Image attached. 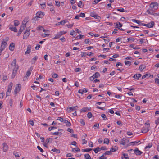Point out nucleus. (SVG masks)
Masks as SVG:
<instances>
[{"label": "nucleus", "mask_w": 159, "mask_h": 159, "mask_svg": "<svg viewBox=\"0 0 159 159\" xmlns=\"http://www.w3.org/2000/svg\"><path fill=\"white\" fill-rule=\"evenodd\" d=\"M13 84L11 82H10L8 85L7 90L6 92V96L7 97L10 95L11 91L12 90V87Z\"/></svg>", "instance_id": "obj_1"}, {"label": "nucleus", "mask_w": 159, "mask_h": 159, "mask_svg": "<svg viewBox=\"0 0 159 159\" xmlns=\"http://www.w3.org/2000/svg\"><path fill=\"white\" fill-rule=\"evenodd\" d=\"M7 44V42L4 40H3L1 43L0 49V55L1 54L2 51L5 49Z\"/></svg>", "instance_id": "obj_2"}, {"label": "nucleus", "mask_w": 159, "mask_h": 159, "mask_svg": "<svg viewBox=\"0 0 159 159\" xmlns=\"http://www.w3.org/2000/svg\"><path fill=\"white\" fill-rule=\"evenodd\" d=\"M21 84H18L16 85L14 91V94H16L21 90Z\"/></svg>", "instance_id": "obj_3"}, {"label": "nucleus", "mask_w": 159, "mask_h": 159, "mask_svg": "<svg viewBox=\"0 0 159 159\" xmlns=\"http://www.w3.org/2000/svg\"><path fill=\"white\" fill-rule=\"evenodd\" d=\"M28 21V19L25 18L24 19L22 22V24L21 25L20 30L23 31L24 30L26 27V24Z\"/></svg>", "instance_id": "obj_4"}, {"label": "nucleus", "mask_w": 159, "mask_h": 159, "mask_svg": "<svg viewBox=\"0 0 159 159\" xmlns=\"http://www.w3.org/2000/svg\"><path fill=\"white\" fill-rule=\"evenodd\" d=\"M149 7H150L151 8L157 10L158 8V4L156 2H152L150 4Z\"/></svg>", "instance_id": "obj_5"}, {"label": "nucleus", "mask_w": 159, "mask_h": 159, "mask_svg": "<svg viewBox=\"0 0 159 159\" xmlns=\"http://www.w3.org/2000/svg\"><path fill=\"white\" fill-rule=\"evenodd\" d=\"M30 31L29 30H27L24 32L23 37L24 39H26L28 38L30 35Z\"/></svg>", "instance_id": "obj_6"}, {"label": "nucleus", "mask_w": 159, "mask_h": 159, "mask_svg": "<svg viewBox=\"0 0 159 159\" xmlns=\"http://www.w3.org/2000/svg\"><path fill=\"white\" fill-rule=\"evenodd\" d=\"M156 10V9L151 8L150 7H149L148 9L147 10V12L149 14L154 15L155 14H156V13H154V12Z\"/></svg>", "instance_id": "obj_7"}, {"label": "nucleus", "mask_w": 159, "mask_h": 159, "mask_svg": "<svg viewBox=\"0 0 159 159\" xmlns=\"http://www.w3.org/2000/svg\"><path fill=\"white\" fill-rule=\"evenodd\" d=\"M77 106L69 107H68L67 110L68 112H70L71 111H73V110H77L78 108Z\"/></svg>", "instance_id": "obj_8"}, {"label": "nucleus", "mask_w": 159, "mask_h": 159, "mask_svg": "<svg viewBox=\"0 0 159 159\" xmlns=\"http://www.w3.org/2000/svg\"><path fill=\"white\" fill-rule=\"evenodd\" d=\"M2 146L3 151L4 152H6L7 151L8 148V146L7 144L6 143H4L2 144Z\"/></svg>", "instance_id": "obj_9"}, {"label": "nucleus", "mask_w": 159, "mask_h": 159, "mask_svg": "<svg viewBox=\"0 0 159 159\" xmlns=\"http://www.w3.org/2000/svg\"><path fill=\"white\" fill-rule=\"evenodd\" d=\"M32 69H31V67L30 68V70H28L25 74V76L24 77L23 80H25V79L27 78V77H29L31 75V72L32 71Z\"/></svg>", "instance_id": "obj_10"}, {"label": "nucleus", "mask_w": 159, "mask_h": 159, "mask_svg": "<svg viewBox=\"0 0 159 159\" xmlns=\"http://www.w3.org/2000/svg\"><path fill=\"white\" fill-rule=\"evenodd\" d=\"M31 48L32 47L31 45H28L27 47L26 50L25 52V54H29L31 52Z\"/></svg>", "instance_id": "obj_11"}, {"label": "nucleus", "mask_w": 159, "mask_h": 159, "mask_svg": "<svg viewBox=\"0 0 159 159\" xmlns=\"http://www.w3.org/2000/svg\"><path fill=\"white\" fill-rule=\"evenodd\" d=\"M134 151L135 154L137 155H140L143 153L142 152L139 150L138 148H136Z\"/></svg>", "instance_id": "obj_12"}, {"label": "nucleus", "mask_w": 159, "mask_h": 159, "mask_svg": "<svg viewBox=\"0 0 159 159\" xmlns=\"http://www.w3.org/2000/svg\"><path fill=\"white\" fill-rule=\"evenodd\" d=\"M15 44L13 43H11L9 46V49L11 51H13L14 49Z\"/></svg>", "instance_id": "obj_13"}, {"label": "nucleus", "mask_w": 159, "mask_h": 159, "mask_svg": "<svg viewBox=\"0 0 159 159\" xmlns=\"http://www.w3.org/2000/svg\"><path fill=\"white\" fill-rule=\"evenodd\" d=\"M154 25V23L153 21H151L150 23L147 24V27L148 28L153 27Z\"/></svg>", "instance_id": "obj_14"}, {"label": "nucleus", "mask_w": 159, "mask_h": 159, "mask_svg": "<svg viewBox=\"0 0 159 159\" xmlns=\"http://www.w3.org/2000/svg\"><path fill=\"white\" fill-rule=\"evenodd\" d=\"M127 140V139L125 138L122 139L120 141V143L121 144L124 145L125 144L126 141Z\"/></svg>", "instance_id": "obj_15"}, {"label": "nucleus", "mask_w": 159, "mask_h": 159, "mask_svg": "<svg viewBox=\"0 0 159 159\" xmlns=\"http://www.w3.org/2000/svg\"><path fill=\"white\" fill-rule=\"evenodd\" d=\"M9 29L11 31H13L14 32H17V28L15 27H13V26H9Z\"/></svg>", "instance_id": "obj_16"}, {"label": "nucleus", "mask_w": 159, "mask_h": 159, "mask_svg": "<svg viewBox=\"0 0 159 159\" xmlns=\"http://www.w3.org/2000/svg\"><path fill=\"white\" fill-rule=\"evenodd\" d=\"M150 128L149 127H147L146 128H145L143 129H141V132L142 133H146L149 131Z\"/></svg>", "instance_id": "obj_17"}, {"label": "nucleus", "mask_w": 159, "mask_h": 159, "mask_svg": "<svg viewBox=\"0 0 159 159\" xmlns=\"http://www.w3.org/2000/svg\"><path fill=\"white\" fill-rule=\"evenodd\" d=\"M40 18V12L38 11L36 13V16L34 17L35 20H39Z\"/></svg>", "instance_id": "obj_18"}, {"label": "nucleus", "mask_w": 159, "mask_h": 159, "mask_svg": "<svg viewBox=\"0 0 159 159\" xmlns=\"http://www.w3.org/2000/svg\"><path fill=\"white\" fill-rule=\"evenodd\" d=\"M72 151L74 152H79L80 151V149L78 147L76 148H72Z\"/></svg>", "instance_id": "obj_19"}, {"label": "nucleus", "mask_w": 159, "mask_h": 159, "mask_svg": "<svg viewBox=\"0 0 159 159\" xmlns=\"http://www.w3.org/2000/svg\"><path fill=\"white\" fill-rule=\"evenodd\" d=\"M16 59H14L12 61L11 64V66L12 67H14L16 66H18V65L16 64Z\"/></svg>", "instance_id": "obj_20"}, {"label": "nucleus", "mask_w": 159, "mask_h": 159, "mask_svg": "<svg viewBox=\"0 0 159 159\" xmlns=\"http://www.w3.org/2000/svg\"><path fill=\"white\" fill-rule=\"evenodd\" d=\"M118 149V147L116 146H115L114 148L112 147L111 148L110 151L112 152H115L117 151Z\"/></svg>", "instance_id": "obj_21"}, {"label": "nucleus", "mask_w": 159, "mask_h": 159, "mask_svg": "<svg viewBox=\"0 0 159 159\" xmlns=\"http://www.w3.org/2000/svg\"><path fill=\"white\" fill-rule=\"evenodd\" d=\"M140 141H139V142H137L136 141H134V142H130L128 145V146H130L131 145L134 146L135 143H137L139 142H140Z\"/></svg>", "instance_id": "obj_22"}, {"label": "nucleus", "mask_w": 159, "mask_h": 159, "mask_svg": "<svg viewBox=\"0 0 159 159\" xmlns=\"http://www.w3.org/2000/svg\"><path fill=\"white\" fill-rule=\"evenodd\" d=\"M141 76V75L140 74H135L133 76V77L135 78H137V79L140 77Z\"/></svg>", "instance_id": "obj_23"}, {"label": "nucleus", "mask_w": 159, "mask_h": 159, "mask_svg": "<svg viewBox=\"0 0 159 159\" xmlns=\"http://www.w3.org/2000/svg\"><path fill=\"white\" fill-rule=\"evenodd\" d=\"M67 21H66L65 20H64L62 21L58 22L57 24V25H60L61 24L64 25L67 22Z\"/></svg>", "instance_id": "obj_24"}, {"label": "nucleus", "mask_w": 159, "mask_h": 159, "mask_svg": "<svg viewBox=\"0 0 159 159\" xmlns=\"http://www.w3.org/2000/svg\"><path fill=\"white\" fill-rule=\"evenodd\" d=\"M63 122L65 123L66 125V126H69L71 125V123L67 120H64V121H63Z\"/></svg>", "instance_id": "obj_25"}, {"label": "nucleus", "mask_w": 159, "mask_h": 159, "mask_svg": "<svg viewBox=\"0 0 159 159\" xmlns=\"http://www.w3.org/2000/svg\"><path fill=\"white\" fill-rule=\"evenodd\" d=\"M90 110L87 107H84L80 111L81 112H85L86 111H89Z\"/></svg>", "instance_id": "obj_26"}, {"label": "nucleus", "mask_w": 159, "mask_h": 159, "mask_svg": "<svg viewBox=\"0 0 159 159\" xmlns=\"http://www.w3.org/2000/svg\"><path fill=\"white\" fill-rule=\"evenodd\" d=\"M93 151H94L95 153H97L98 152L101 151V149L100 147H98L93 149Z\"/></svg>", "instance_id": "obj_27"}, {"label": "nucleus", "mask_w": 159, "mask_h": 159, "mask_svg": "<svg viewBox=\"0 0 159 159\" xmlns=\"http://www.w3.org/2000/svg\"><path fill=\"white\" fill-rule=\"evenodd\" d=\"M95 78H96L100 76V75L98 72H96L93 75Z\"/></svg>", "instance_id": "obj_28"}, {"label": "nucleus", "mask_w": 159, "mask_h": 159, "mask_svg": "<svg viewBox=\"0 0 159 159\" xmlns=\"http://www.w3.org/2000/svg\"><path fill=\"white\" fill-rule=\"evenodd\" d=\"M14 25L15 26H18L20 24L19 21L17 20H15L14 21Z\"/></svg>", "instance_id": "obj_29"}, {"label": "nucleus", "mask_w": 159, "mask_h": 159, "mask_svg": "<svg viewBox=\"0 0 159 159\" xmlns=\"http://www.w3.org/2000/svg\"><path fill=\"white\" fill-rule=\"evenodd\" d=\"M53 139H47L46 140V143H52Z\"/></svg>", "instance_id": "obj_30"}, {"label": "nucleus", "mask_w": 159, "mask_h": 159, "mask_svg": "<svg viewBox=\"0 0 159 159\" xmlns=\"http://www.w3.org/2000/svg\"><path fill=\"white\" fill-rule=\"evenodd\" d=\"M51 151H53L55 152H56L57 153H60V150L59 149H57L56 148L53 149L51 150Z\"/></svg>", "instance_id": "obj_31"}, {"label": "nucleus", "mask_w": 159, "mask_h": 159, "mask_svg": "<svg viewBox=\"0 0 159 159\" xmlns=\"http://www.w3.org/2000/svg\"><path fill=\"white\" fill-rule=\"evenodd\" d=\"M92 148H86L85 149H82V152H89L92 150Z\"/></svg>", "instance_id": "obj_32"}, {"label": "nucleus", "mask_w": 159, "mask_h": 159, "mask_svg": "<svg viewBox=\"0 0 159 159\" xmlns=\"http://www.w3.org/2000/svg\"><path fill=\"white\" fill-rule=\"evenodd\" d=\"M104 143H106L107 144L109 143V140L108 138H105L104 140Z\"/></svg>", "instance_id": "obj_33"}, {"label": "nucleus", "mask_w": 159, "mask_h": 159, "mask_svg": "<svg viewBox=\"0 0 159 159\" xmlns=\"http://www.w3.org/2000/svg\"><path fill=\"white\" fill-rule=\"evenodd\" d=\"M152 143H150L148 144V145L147 146L145 147V149H146L147 148H150L152 147Z\"/></svg>", "instance_id": "obj_34"}, {"label": "nucleus", "mask_w": 159, "mask_h": 159, "mask_svg": "<svg viewBox=\"0 0 159 159\" xmlns=\"http://www.w3.org/2000/svg\"><path fill=\"white\" fill-rule=\"evenodd\" d=\"M17 72L15 70H13V72H12V75H11V78H13L15 77L16 75V74L17 73Z\"/></svg>", "instance_id": "obj_35"}, {"label": "nucleus", "mask_w": 159, "mask_h": 159, "mask_svg": "<svg viewBox=\"0 0 159 159\" xmlns=\"http://www.w3.org/2000/svg\"><path fill=\"white\" fill-rule=\"evenodd\" d=\"M91 16L94 17L96 19H97L99 20H100L101 19V17L100 16L97 15L92 16V15H91Z\"/></svg>", "instance_id": "obj_36"}, {"label": "nucleus", "mask_w": 159, "mask_h": 159, "mask_svg": "<svg viewBox=\"0 0 159 159\" xmlns=\"http://www.w3.org/2000/svg\"><path fill=\"white\" fill-rule=\"evenodd\" d=\"M78 6L79 7L82 8L83 7L84 5L82 4V2L81 1H80L78 4Z\"/></svg>", "instance_id": "obj_37"}, {"label": "nucleus", "mask_w": 159, "mask_h": 159, "mask_svg": "<svg viewBox=\"0 0 159 159\" xmlns=\"http://www.w3.org/2000/svg\"><path fill=\"white\" fill-rule=\"evenodd\" d=\"M123 157H122V159H128V155L127 154L124 153L123 154Z\"/></svg>", "instance_id": "obj_38"}, {"label": "nucleus", "mask_w": 159, "mask_h": 159, "mask_svg": "<svg viewBox=\"0 0 159 159\" xmlns=\"http://www.w3.org/2000/svg\"><path fill=\"white\" fill-rule=\"evenodd\" d=\"M84 37V35H78L77 36L75 37V39H81V38H83Z\"/></svg>", "instance_id": "obj_39"}, {"label": "nucleus", "mask_w": 159, "mask_h": 159, "mask_svg": "<svg viewBox=\"0 0 159 159\" xmlns=\"http://www.w3.org/2000/svg\"><path fill=\"white\" fill-rule=\"evenodd\" d=\"M132 21L135 22H136L139 25H141L142 23L139 21L138 20H137L135 19H132Z\"/></svg>", "instance_id": "obj_40"}, {"label": "nucleus", "mask_w": 159, "mask_h": 159, "mask_svg": "<svg viewBox=\"0 0 159 159\" xmlns=\"http://www.w3.org/2000/svg\"><path fill=\"white\" fill-rule=\"evenodd\" d=\"M42 30L43 32L45 33H47L48 31V30L44 29L43 26H40V30Z\"/></svg>", "instance_id": "obj_41"}, {"label": "nucleus", "mask_w": 159, "mask_h": 159, "mask_svg": "<svg viewBox=\"0 0 159 159\" xmlns=\"http://www.w3.org/2000/svg\"><path fill=\"white\" fill-rule=\"evenodd\" d=\"M90 155L88 154H85L84 155V157L85 159H89L90 158Z\"/></svg>", "instance_id": "obj_42"}, {"label": "nucleus", "mask_w": 159, "mask_h": 159, "mask_svg": "<svg viewBox=\"0 0 159 159\" xmlns=\"http://www.w3.org/2000/svg\"><path fill=\"white\" fill-rule=\"evenodd\" d=\"M145 68L144 65H141L139 68V69L141 70V71H142L143 69H144Z\"/></svg>", "instance_id": "obj_43"}, {"label": "nucleus", "mask_w": 159, "mask_h": 159, "mask_svg": "<svg viewBox=\"0 0 159 159\" xmlns=\"http://www.w3.org/2000/svg\"><path fill=\"white\" fill-rule=\"evenodd\" d=\"M7 79V76L6 75H3L2 80L3 81L5 82Z\"/></svg>", "instance_id": "obj_44"}, {"label": "nucleus", "mask_w": 159, "mask_h": 159, "mask_svg": "<svg viewBox=\"0 0 159 159\" xmlns=\"http://www.w3.org/2000/svg\"><path fill=\"white\" fill-rule=\"evenodd\" d=\"M52 134L53 135H61V133L59 132H56L53 133Z\"/></svg>", "instance_id": "obj_45"}, {"label": "nucleus", "mask_w": 159, "mask_h": 159, "mask_svg": "<svg viewBox=\"0 0 159 159\" xmlns=\"http://www.w3.org/2000/svg\"><path fill=\"white\" fill-rule=\"evenodd\" d=\"M19 68V66L18 65L16 66H15L14 67V68L13 69V70H15L17 72V71L18 70Z\"/></svg>", "instance_id": "obj_46"}, {"label": "nucleus", "mask_w": 159, "mask_h": 159, "mask_svg": "<svg viewBox=\"0 0 159 159\" xmlns=\"http://www.w3.org/2000/svg\"><path fill=\"white\" fill-rule=\"evenodd\" d=\"M57 129V127H55V126H51V127H49L48 128V130L49 131H51V130H52L53 129Z\"/></svg>", "instance_id": "obj_47"}, {"label": "nucleus", "mask_w": 159, "mask_h": 159, "mask_svg": "<svg viewBox=\"0 0 159 159\" xmlns=\"http://www.w3.org/2000/svg\"><path fill=\"white\" fill-rule=\"evenodd\" d=\"M101 116L103 118L104 120H106L107 119V117L106 115L104 114H102L101 115Z\"/></svg>", "instance_id": "obj_48"}, {"label": "nucleus", "mask_w": 159, "mask_h": 159, "mask_svg": "<svg viewBox=\"0 0 159 159\" xmlns=\"http://www.w3.org/2000/svg\"><path fill=\"white\" fill-rule=\"evenodd\" d=\"M60 36H61V35H60L59 33H58L54 38V39H58L60 37Z\"/></svg>", "instance_id": "obj_49"}, {"label": "nucleus", "mask_w": 159, "mask_h": 159, "mask_svg": "<svg viewBox=\"0 0 159 159\" xmlns=\"http://www.w3.org/2000/svg\"><path fill=\"white\" fill-rule=\"evenodd\" d=\"M131 62L130 61H125V65H129V66H130L131 64Z\"/></svg>", "instance_id": "obj_50"}, {"label": "nucleus", "mask_w": 159, "mask_h": 159, "mask_svg": "<svg viewBox=\"0 0 159 159\" xmlns=\"http://www.w3.org/2000/svg\"><path fill=\"white\" fill-rule=\"evenodd\" d=\"M80 123L81 124H82L83 126L85 125V121H84V120L83 119H80Z\"/></svg>", "instance_id": "obj_51"}, {"label": "nucleus", "mask_w": 159, "mask_h": 159, "mask_svg": "<svg viewBox=\"0 0 159 159\" xmlns=\"http://www.w3.org/2000/svg\"><path fill=\"white\" fill-rule=\"evenodd\" d=\"M87 116L89 118H90L92 117V114L90 112H89L88 113Z\"/></svg>", "instance_id": "obj_52"}, {"label": "nucleus", "mask_w": 159, "mask_h": 159, "mask_svg": "<svg viewBox=\"0 0 159 159\" xmlns=\"http://www.w3.org/2000/svg\"><path fill=\"white\" fill-rule=\"evenodd\" d=\"M116 26L117 27H121L122 26V24L119 22H118L116 23Z\"/></svg>", "instance_id": "obj_53"}, {"label": "nucleus", "mask_w": 159, "mask_h": 159, "mask_svg": "<svg viewBox=\"0 0 159 159\" xmlns=\"http://www.w3.org/2000/svg\"><path fill=\"white\" fill-rule=\"evenodd\" d=\"M127 39L128 41H131L132 42H134L135 40V39L133 38H128Z\"/></svg>", "instance_id": "obj_54"}, {"label": "nucleus", "mask_w": 159, "mask_h": 159, "mask_svg": "<svg viewBox=\"0 0 159 159\" xmlns=\"http://www.w3.org/2000/svg\"><path fill=\"white\" fill-rule=\"evenodd\" d=\"M37 59V57H34L31 61V63H34L35 62L36 60Z\"/></svg>", "instance_id": "obj_55"}, {"label": "nucleus", "mask_w": 159, "mask_h": 159, "mask_svg": "<svg viewBox=\"0 0 159 159\" xmlns=\"http://www.w3.org/2000/svg\"><path fill=\"white\" fill-rule=\"evenodd\" d=\"M111 153L110 151H106L103 155L104 156L106 155H110Z\"/></svg>", "instance_id": "obj_56"}, {"label": "nucleus", "mask_w": 159, "mask_h": 159, "mask_svg": "<svg viewBox=\"0 0 159 159\" xmlns=\"http://www.w3.org/2000/svg\"><path fill=\"white\" fill-rule=\"evenodd\" d=\"M66 33V32L65 31H60L59 33V34L61 35V36L62 35Z\"/></svg>", "instance_id": "obj_57"}, {"label": "nucleus", "mask_w": 159, "mask_h": 159, "mask_svg": "<svg viewBox=\"0 0 159 159\" xmlns=\"http://www.w3.org/2000/svg\"><path fill=\"white\" fill-rule=\"evenodd\" d=\"M101 0H95L93 2V4H95L98 3Z\"/></svg>", "instance_id": "obj_58"}, {"label": "nucleus", "mask_w": 159, "mask_h": 159, "mask_svg": "<svg viewBox=\"0 0 159 159\" xmlns=\"http://www.w3.org/2000/svg\"><path fill=\"white\" fill-rule=\"evenodd\" d=\"M49 35V34H41V36L43 37H45L46 36H48Z\"/></svg>", "instance_id": "obj_59"}, {"label": "nucleus", "mask_w": 159, "mask_h": 159, "mask_svg": "<svg viewBox=\"0 0 159 159\" xmlns=\"http://www.w3.org/2000/svg\"><path fill=\"white\" fill-rule=\"evenodd\" d=\"M67 131L70 133H73L74 132L73 130L72 129H70V128H68L67 129Z\"/></svg>", "instance_id": "obj_60"}, {"label": "nucleus", "mask_w": 159, "mask_h": 159, "mask_svg": "<svg viewBox=\"0 0 159 159\" xmlns=\"http://www.w3.org/2000/svg\"><path fill=\"white\" fill-rule=\"evenodd\" d=\"M101 150H106L107 149L106 148V147L105 146H102L100 148Z\"/></svg>", "instance_id": "obj_61"}, {"label": "nucleus", "mask_w": 159, "mask_h": 159, "mask_svg": "<svg viewBox=\"0 0 159 159\" xmlns=\"http://www.w3.org/2000/svg\"><path fill=\"white\" fill-rule=\"evenodd\" d=\"M40 6L41 7V8L43 9L45 7L46 5L45 3L42 4H40Z\"/></svg>", "instance_id": "obj_62"}, {"label": "nucleus", "mask_w": 159, "mask_h": 159, "mask_svg": "<svg viewBox=\"0 0 159 159\" xmlns=\"http://www.w3.org/2000/svg\"><path fill=\"white\" fill-rule=\"evenodd\" d=\"M33 2V1L32 0L30 1L27 4V6L29 7L30 6L32 5Z\"/></svg>", "instance_id": "obj_63"}, {"label": "nucleus", "mask_w": 159, "mask_h": 159, "mask_svg": "<svg viewBox=\"0 0 159 159\" xmlns=\"http://www.w3.org/2000/svg\"><path fill=\"white\" fill-rule=\"evenodd\" d=\"M58 77V75L57 74H56V73H54V74L52 76V77L53 78H57V77Z\"/></svg>", "instance_id": "obj_64"}]
</instances>
